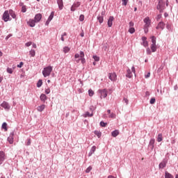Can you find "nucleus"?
Returning <instances> with one entry per match:
<instances>
[{"label": "nucleus", "instance_id": "nucleus-1", "mask_svg": "<svg viewBox=\"0 0 178 178\" xmlns=\"http://www.w3.org/2000/svg\"><path fill=\"white\" fill-rule=\"evenodd\" d=\"M164 9H166V7L165 6V1H163V0H158L156 10H159L160 13H163Z\"/></svg>", "mask_w": 178, "mask_h": 178}, {"label": "nucleus", "instance_id": "nucleus-2", "mask_svg": "<svg viewBox=\"0 0 178 178\" xmlns=\"http://www.w3.org/2000/svg\"><path fill=\"white\" fill-rule=\"evenodd\" d=\"M52 72V66H47L44 67L42 72L44 77H48V76L51 75Z\"/></svg>", "mask_w": 178, "mask_h": 178}, {"label": "nucleus", "instance_id": "nucleus-3", "mask_svg": "<svg viewBox=\"0 0 178 178\" xmlns=\"http://www.w3.org/2000/svg\"><path fill=\"white\" fill-rule=\"evenodd\" d=\"M2 19L3 20V22H10V20H12V18H10V14L9 13L8 10H5L3 16H2Z\"/></svg>", "mask_w": 178, "mask_h": 178}, {"label": "nucleus", "instance_id": "nucleus-4", "mask_svg": "<svg viewBox=\"0 0 178 178\" xmlns=\"http://www.w3.org/2000/svg\"><path fill=\"white\" fill-rule=\"evenodd\" d=\"M98 92L100 94V98L102 99V98H106V97H108V90H106V89L99 90Z\"/></svg>", "mask_w": 178, "mask_h": 178}, {"label": "nucleus", "instance_id": "nucleus-5", "mask_svg": "<svg viewBox=\"0 0 178 178\" xmlns=\"http://www.w3.org/2000/svg\"><path fill=\"white\" fill-rule=\"evenodd\" d=\"M6 159V156L5 154V152L0 151V165H2L5 160Z\"/></svg>", "mask_w": 178, "mask_h": 178}, {"label": "nucleus", "instance_id": "nucleus-6", "mask_svg": "<svg viewBox=\"0 0 178 178\" xmlns=\"http://www.w3.org/2000/svg\"><path fill=\"white\" fill-rule=\"evenodd\" d=\"M1 108H3L5 111H10V106L9 105V103L7 102L4 101L3 103L1 104Z\"/></svg>", "mask_w": 178, "mask_h": 178}, {"label": "nucleus", "instance_id": "nucleus-7", "mask_svg": "<svg viewBox=\"0 0 178 178\" xmlns=\"http://www.w3.org/2000/svg\"><path fill=\"white\" fill-rule=\"evenodd\" d=\"M168 164V159H163L162 162H161L159 165V169H163L166 168V165Z\"/></svg>", "mask_w": 178, "mask_h": 178}, {"label": "nucleus", "instance_id": "nucleus-8", "mask_svg": "<svg viewBox=\"0 0 178 178\" xmlns=\"http://www.w3.org/2000/svg\"><path fill=\"white\" fill-rule=\"evenodd\" d=\"M108 79L111 81H116V80L118 79V75H116V73H115V72L110 73V74H108Z\"/></svg>", "mask_w": 178, "mask_h": 178}, {"label": "nucleus", "instance_id": "nucleus-9", "mask_svg": "<svg viewBox=\"0 0 178 178\" xmlns=\"http://www.w3.org/2000/svg\"><path fill=\"white\" fill-rule=\"evenodd\" d=\"M42 19V15L41 13H38L34 17V20L36 23H40L41 22V19Z\"/></svg>", "mask_w": 178, "mask_h": 178}, {"label": "nucleus", "instance_id": "nucleus-10", "mask_svg": "<svg viewBox=\"0 0 178 178\" xmlns=\"http://www.w3.org/2000/svg\"><path fill=\"white\" fill-rule=\"evenodd\" d=\"M149 148L152 151L155 147V138H151L148 145Z\"/></svg>", "mask_w": 178, "mask_h": 178}, {"label": "nucleus", "instance_id": "nucleus-11", "mask_svg": "<svg viewBox=\"0 0 178 178\" xmlns=\"http://www.w3.org/2000/svg\"><path fill=\"white\" fill-rule=\"evenodd\" d=\"M81 3L79 1L74 2L73 5L71 6L70 10L71 12H74L76 10V8H79L80 6Z\"/></svg>", "mask_w": 178, "mask_h": 178}, {"label": "nucleus", "instance_id": "nucleus-12", "mask_svg": "<svg viewBox=\"0 0 178 178\" xmlns=\"http://www.w3.org/2000/svg\"><path fill=\"white\" fill-rule=\"evenodd\" d=\"M165 26V24L163 22H159L157 26L156 27V29L159 30V29H161V30H164Z\"/></svg>", "mask_w": 178, "mask_h": 178}, {"label": "nucleus", "instance_id": "nucleus-13", "mask_svg": "<svg viewBox=\"0 0 178 178\" xmlns=\"http://www.w3.org/2000/svg\"><path fill=\"white\" fill-rule=\"evenodd\" d=\"M35 23L37 22H35V19H30L29 22H27V24L28 26H29V27H35Z\"/></svg>", "mask_w": 178, "mask_h": 178}, {"label": "nucleus", "instance_id": "nucleus-14", "mask_svg": "<svg viewBox=\"0 0 178 178\" xmlns=\"http://www.w3.org/2000/svg\"><path fill=\"white\" fill-rule=\"evenodd\" d=\"M142 41L143 42L141 43V45H143V47L147 48V47H148V41H147V37L143 36Z\"/></svg>", "mask_w": 178, "mask_h": 178}, {"label": "nucleus", "instance_id": "nucleus-15", "mask_svg": "<svg viewBox=\"0 0 178 178\" xmlns=\"http://www.w3.org/2000/svg\"><path fill=\"white\" fill-rule=\"evenodd\" d=\"M113 19H114V17L113 16H110L108 19V22H107V24H108V27H112L113 24Z\"/></svg>", "mask_w": 178, "mask_h": 178}, {"label": "nucleus", "instance_id": "nucleus-16", "mask_svg": "<svg viewBox=\"0 0 178 178\" xmlns=\"http://www.w3.org/2000/svg\"><path fill=\"white\" fill-rule=\"evenodd\" d=\"M13 136H15V132H11L10 136L8 138V141L10 144H13Z\"/></svg>", "mask_w": 178, "mask_h": 178}, {"label": "nucleus", "instance_id": "nucleus-17", "mask_svg": "<svg viewBox=\"0 0 178 178\" xmlns=\"http://www.w3.org/2000/svg\"><path fill=\"white\" fill-rule=\"evenodd\" d=\"M57 4L58 6V9L62 10V9H63V0H57Z\"/></svg>", "mask_w": 178, "mask_h": 178}, {"label": "nucleus", "instance_id": "nucleus-18", "mask_svg": "<svg viewBox=\"0 0 178 178\" xmlns=\"http://www.w3.org/2000/svg\"><path fill=\"white\" fill-rule=\"evenodd\" d=\"M126 77H127L128 79H131V77H133V74L131 73V70H130V68H128L127 70Z\"/></svg>", "mask_w": 178, "mask_h": 178}, {"label": "nucleus", "instance_id": "nucleus-19", "mask_svg": "<svg viewBox=\"0 0 178 178\" xmlns=\"http://www.w3.org/2000/svg\"><path fill=\"white\" fill-rule=\"evenodd\" d=\"M97 149V147L92 146L90 149V151L88 154V156H91L94 152H95V150Z\"/></svg>", "mask_w": 178, "mask_h": 178}, {"label": "nucleus", "instance_id": "nucleus-20", "mask_svg": "<svg viewBox=\"0 0 178 178\" xmlns=\"http://www.w3.org/2000/svg\"><path fill=\"white\" fill-rule=\"evenodd\" d=\"M47 99V95L45 94H41L40 95V101H42V102H45Z\"/></svg>", "mask_w": 178, "mask_h": 178}, {"label": "nucleus", "instance_id": "nucleus-21", "mask_svg": "<svg viewBox=\"0 0 178 178\" xmlns=\"http://www.w3.org/2000/svg\"><path fill=\"white\" fill-rule=\"evenodd\" d=\"M144 23H145V26H149L151 24V20H149V17H145L143 19Z\"/></svg>", "mask_w": 178, "mask_h": 178}, {"label": "nucleus", "instance_id": "nucleus-22", "mask_svg": "<svg viewBox=\"0 0 178 178\" xmlns=\"http://www.w3.org/2000/svg\"><path fill=\"white\" fill-rule=\"evenodd\" d=\"M111 136L113 137H118L119 136V130L115 129L111 132Z\"/></svg>", "mask_w": 178, "mask_h": 178}, {"label": "nucleus", "instance_id": "nucleus-23", "mask_svg": "<svg viewBox=\"0 0 178 178\" xmlns=\"http://www.w3.org/2000/svg\"><path fill=\"white\" fill-rule=\"evenodd\" d=\"M38 112H42L45 109V104H42L40 106H38L37 108Z\"/></svg>", "mask_w": 178, "mask_h": 178}, {"label": "nucleus", "instance_id": "nucleus-24", "mask_svg": "<svg viewBox=\"0 0 178 178\" xmlns=\"http://www.w3.org/2000/svg\"><path fill=\"white\" fill-rule=\"evenodd\" d=\"M8 12L11 17H13V19H16V13H15L13 10H10Z\"/></svg>", "mask_w": 178, "mask_h": 178}, {"label": "nucleus", "instance_id": "nucleus-25", "mask_svg": "<svg viewBox=\"0 0 178 178\" xmlns=\"http://www.w3.org/2000/svg\"><path fill=\"white\" fill-rule=\"evenodd\" d=\"M97 19L100 24H102V23H104V17L103 16H101L99 15L97 16Z\"/></svg>", "mask_w": 178, "mask_h": 178}, {"label": "nucleus", "instance_id": "nucleus-26", "mask_svg": "<svg viewBox=\"0 0 178 178\" xmlns=\"http://www.w3.org/2000/svg\"><path fill=\"white\" fill-rule=\"evenodd\" d=\"M92 116H94V114L92 113H90L88 111H86L84 114V118H92Z\"/></svg>", "mask_w": 178, "mask_h": 178}, {"label": "nucleus", "instance_id": "nucleus-27", "mask_svg": "<svg viewBox=\"0 0 178 178\" xmlns=\"http://www.w3.org/2000/svg\"><path fill=\"white\" fill-rule=\"evenodd\" d=\"M94 133L95 136L98 137V138H101V136H102V133L100 131H95Z\"/></svg>", "mask_w": 178, "mask_h": 178}, {"label": "nucleus", "instance_id": "nucleus-28", "mask_svg": "<svg viewBox=\"0 0 178 178\" xmlns=\"http://www.w3.org/2000/svg\"><path fill=\"white\" fill-rule=\"evenodd\" d=\"M151 40H152V45H156V37L152 36Z\"/></svg>", "mask_w": 178, "mask_h": 178}, {"label": "nucleus", "instance_id": "nucleus-29", "mask_svg": "<svg viewBox=\"0 0 178 178\" xmlns=\"http://www.w3.org/2000/svg\"><path fill=\"white\" fill-rule=\"evenodd\" d=\"M54 15H55V13L52 11L47 19V22H51L54 19Z\"/></svg>", "mask_w": 178, "mask_h": 178}, {"label": "nucleus", "instance_id": "nucleus-30", "mask_svg": "<svg viewBox=\"0 0 178 178\" xmlns=\"http://www.w3.org/2000/svg\"><path fill=\"white\" fill-rule=\"evenodd\" d=\"M150 49L152 52H156V44H151Z\"/></svg>", "mask_w": 178, "mask_h": 178}, {"label": "nucleus", "instance_id": "nucleus-31", "mask_svg": "<svg viewBox=\"0 0 178 178\" xmlns=\"http://www.w3.org/2000/svg\"><path fill=\"white\" fill-rule=\"evenodd\" d=\"M1 129H3L5 131H8V124L6 122H3L1 125Z\"/></svg>", "mask_w": 178, "mask_h": 178}, {"label": "nucleus", "instance_id": "nucleus-32", "mask_svg": "<svg viewBox=\"0 0 178 178\" xmlns=\"http://www.w3.org/2000/svg\"><path fill=\"white\" fill-rule=\"evenodd\" d=\"M165 178H175V177H173V175H172V174L165 172Z\"/></svg>", "mask_w": 178, "mask_h": 178}, {"label": "nucleus", "instance_id": "nucleus-33", "mask_svg": "<svg viewBox=\"0 0 178 178\" xmlns=\"http://www.w3.org/2000/svg\"><path fill=\"white\" fill-rule=\"evenodd\" d=\"M162 140H163V138L162 136V134H159L158 137H157L158 143H161V141H162Z\"/></svg>", "mask_w": 178, "mask_h": 178}, {"label": "nucleus", "instance_id": "nucleus-34", "mask_svg": "<svg viewBox=\"0 0 178 178\" xmlns=\"http://www.w3.org/2000/svg\"><path fill=\"white\" fill-rule=\"evenodd\" d=\"M129 33H130V34H134V33H136V29H134V27H131L129 29Z\"/></svg>", "mask_w": 178, "mask_h": 178}, {"label": "nucleus", "instance_id": "nucleus-35", "mask_svg": "<svg viewBox=\"0 0 178 178\" xmlns=\"http://www.w3.org/2000/svg\"><path fill=\"white\" fill-rule=\"evenodd\" d=\"M42 86V79H39L38 83H37V87L38 88H40Z\"/></svg>", "mask_w": 178, "mask_h": 178}, {"label": "nucleus", "instance_id": "nucleus-36", "mask_svg": "<svg viewBox=\"0 0 178 178\" xmlns=\"http://www.w3.org/2000/svg\"><path fill=\"white\" fill-rule=\"evenodd\" d=\"M29 55H31V56H32V57L35 56V50L31 49V50L29 51Z\"/></svg>", "mask_w": 178, "mask_h": 178}, {"label": "nucleus", "instance_id": "nucleus-37", "mask_svg": "<svg viewBox=\"0 0 178 178\" xmlns=\"http://www.w3.org/2000/svg\"><path fill=\"white\" fill-rule=\"evenodd\" d=\"M166 29H168L169 31H172V24L167 23L166 24Z\"/></svg>", "mask_w": 178, "mask_h": 178}, {"label": "nucleus", "instance_id": "nucleus-38", "mask_svg": "<svg viewBox=\"0 0 178 178\" xmlns=\"http://www.w3.org/2000/svg\"><path fill=\"white\" fill-rule=\"evenodd\" d=\"M69 51H70V48H69V47H65L63 48V52L65 54H67V52H69Z\"/></svg>", "mask_w": 178, "mask_h": 178}, {"label": "nucleus", "instance_id": "nucleus-39", "mask_svg": "<svg viewBox=\"0 0 178 178\" xmlns=\"http://www.w3.org/2000/svg\"><path fill=\"white\" fill-rule=\"evenodd\" d=\"M21 12H22V13H26V12H27V8L26 6H23L22 7Z\"/></svg>", "mask_w": 178, "mask_h": 178}, {"label": "nucleus", "instance_id": "nucleus-40", "mask_svg": "<svg viewBox=\"0 0 178 178\" xmlns=\"http://www.w3.org/2000/svg\"><path fill=\"white\" fill-rule=\"evenodd\" d=\"M101 127H106V125L108 124L106 122L102 121L99 123Z\"/></svg>", "mask_w": 178, "mask_h": 178}, {"label": "nucleus", "instance_id": "nucleus-41", "mask_svg": "<svg viewBox=\"0 0 178 178\" xmlns=\"http://www.w3.org/2000/svg\"><path fill=\"white\" fill-rule=\"evenodd\" d=\"M88 95H89V97H92V95H94V92H93L92 89L88 90Z\"/></svg>", "mask_w": 178, "mask_h": 178}, {"label": "nucleus", "instance_id": "nucleus-42", "mask_svg": "<svg viewBox=\"0 0 178 178\" xmlns=\"http://www.w3.org/2000/svg\"><path fill=\"white\" fill-rule=\"evenodd\" d=\"M91 170H92V167L89 166L86 168V173H90L91 172Z\"/></svg>", "mask_w": 178, "mask_h": 178}, {"label": "nucleus", "instance_id": "nucleus-43", "mask_svg": "<svg viewBox=\"0 0 178 178\" xmlns=\"http://www.w3.org/2000/svg\"><path fill=\"white\" fill-rule=\"evenodd\" d=\"M155 97H152L150 99L149 104H151V105H154V104H155Z\"/></svg>", "mask_w": 178, "mask_h": 178}, {"label": "nucleus", "instance_id": "nucleus-44", "mask_svg": "<svg viewBox=\"0 0 178 178\" xmlns=\"http://www.w3.org/2000/svg\"><path fill=\"white\" fill-rule=\"evenodd\" d=\"M92 58L95 62H99V57H98V56H93Z\"/></svg>", "mask_w": 178, "mask_h": 178}, {"label": "nucleus", "instance_id": "nucleus-45", "mask_svg": "<svg viewBox=\"0 0 178 178\" xmlns=\"http://www.w3.org/2000/svg\"><path fill=\"white\" fill-rule=\"evenodd\" d=\"M122 6H127V3L129 2V0H122Z\"/></svg>", "mask_w": 178, "mask_h": 178}, {"label": "nucleus", "instance_id": "nucleus-46", "mask_svg": "<svg viewBox=\"0 0 178 178\" xmlns=\"http://www.w3.org/2000/svg\"><path fill=\"white\" fill-rule=\"evenodd\" d=\"M7 73H9V74H12V73H13V70L12 68L8 67Z\"/></svg>", "mask_w": 178, "mask_h": 178}, {"label": "nucleus", "instance_id": "nucleus-47", "mask_svg": "<svg viewBox=\"0 0 178 178\" xmlns=\"http://www.w3.org/2000/svg\"><path fill=\"white\" fill-rule=\"evenodd\" d=\"M162 19V14H159L157 16H156V20L157 21V22H159V19Z\"/></svg>", "mask_w": 178, "mask_h": 178}, {"label": "nucleus", "instance_id": "nucleus-48", "mask_svg": "<svg viewBox=\"0 0 178 178\" xmlns=\"http://www.w3.org/2000/svg\"><path fill=\"white\" fill-rule=\"evenodd\" d=\"M146 52H147V55H151L152 54V51H151V49H149V47H148L147 49H146Z\"/></svg>", "mask_w": 178, "mask_h": 178}, {"label": "nucleus", "instance_id": "nucleus-49", "mask_svg": "<svg viewBox=\"0 0 178 178\" xmlns=\"http://www.w3.org/2000/svg\"><path fill=\"white\" fill-rule=\"evenodd\" d=\"M79 22H84V15H81L79 16Z\"/></svg>", "mask_w": 178, "mask_h": 178}, {"label": "nucleus", "instance_id": "nucleus-50", "mask_svg": "<svg viewBox=\"0 0 178 178\" xmlns=\"http://www.w3.org/2000/svg\"><path fill=\"white\" fill-rule=\"evenodd\" d=\"M95 109H97L96 107H95L94 106H90V111L92 112H92H94V111H95Z\"/></svg>", "mask_w": 178, "mask_h": 178}, {"label": "nucleus", "instance_id": "nucleus-51", "mask_svg": "<svg viewBox=\"0 0 178 178\" xmlns=\"http://www.w3.org/2000/svg\"><path fill=\"white\" fill-rule=\"evenodd\" d=\"M23 65H24V63H23L22 61H21V62L19 63V64L17 65V67H19V68L23 67Z\"/></svg>", "mask_w": 178, "mask_h": 178}, {"label": "nucleus", "instance_id": "nucleus-52", "mask_svg": "<svg viewBox=\"0 0 178 178\" xmlns=\"http://www.w3.org/2000/svg\"><path fill=\"white\" fill-rule=\"evenodd\" d=\"M79 56H80V58H84V51H81L79 52Z\"/></svg>", "mask_w": 178, "mask_h": 178}, {"label": "nucleus", "instance_id": "nucleus-53", "mask_svg": "<svg viewBox=\"0 0 178 178\" xmlns=\"http://www.w3.org/2000/svg\"><path fill=\"white\" fill-rule=\"evenodd\" d=\"M109 118H111L113 119H115V118H116V115H115V113H112L109 115Z\"/></svg>", "mask_w": 178, "mask_h": 178}, {"label": "nucleus", "instance_id": "nucleus-54", "mask_svg": "<svg viewBox=\"0 0 178 178\" xmlns=\"http://www.w3.org/2000/svg\"><path fill=\"white\" fill-rule=\"evenodd\" d=\"M81 62L82 65H84L86 63V58L84 57L81 58Z\"/></svg>", "mask_w": 178, "mask_h": 178}, {"label": "nucleus", "instance_id": "nucleus-55", "mask_svg": "<svg viewBox=\"0 0 178 178\" xmlns=\"http://www.w3.org/2000/svg\"><path fill=\"white\" fill-rule=\"evenodd\" d=\"M51 92V89L49 88L45 89V94H49Z\"/></svg>", "mask_w": 178, "mask_h": 178}, {"label": "nucleus", "instance_id": "nucleus-56", "mask_svg": "<svg viewBox=\"0 0 178 178\" xmlns=\"http://www.w3.org/2000/svg\"><path fill=\"white\" fill-rule=\"evenodd\" d=\"M131 27H134V22H133L132 21L129 22V28H131Z\"/></svg>", "mask_w": 178, "mask_h": 178}, {"label": "nucleus", "instance_id": "nucleus-57", "mask_svg": "<svg viewBox=\"0 0 178 178\" xmlns=\"http://www.w3.org/2000/svg\"><path fill=\"white\" fill-rule=\"evenodd\" d=\"M123 102H125V104H126L127 105L129 104V99H127L125 98V97H124Z\"/></svg>", "mask_w": 178, "mask_h": 178}, {"label": "nucleus", "instance_id": "nucleus-58", "mask_svg": "<svg viewBox=\"0 0 178 178\" xmlns=\"http://www.w3.org/2000/svg\"><path fill=\"white\" fill-rule=\"evenodd\" d=\"M151 76V72H148L146 75H145V79H148L149 78V76Z\"/></svg>", "mask_w": 178, "mask_h": 178}, {"label": "nucleus", "instance_id": "nucleus-59", "mask_svg": "<svg viewBox=\"0 0 178 178\" xmlns=\"http://www.w3.org/2000/svg\"><path fill=\"white\" fill-rule=\"evenodd\" d=\"M10 37H12V34L8 35L6 37L5 40H6V41H8V40H9V38H10Z\"/></svg>", "mask_w": 178, "mask_h": 178}, {"label": "nucleus", "instance_id": "nucleus-60", "mask_svg": "<svg viewBox=\"0 0 178 178\" xmlns=\"http://www.w3.org/2000/svg\"><path fill=\"white\" fill-rule=\"evenodd\" d=\"M79 58H80V54H75V55H74V58H75V59H79Z\"/></svg>", "mask_w": 178, "mask_h": 178}, {"label": "nucleus", "instance_id": "nucleus-61", "mask_svg": "<svg viewBox=\"0 0 178 178\" xmlns=\"http://www.w3.org/2000/svg\"><path fill=\"white\" fill-rule=\"evenodd\" d=\"M105 13H106L105 10H103L102 11V13H101V15L100 16H102L104 17V16H105Z\"/></svg>", "mask_w": 178, "mask_h": 178}, {"label": "nucleus", "instance_id": "nucleus-62", "mask_svg": "<svg viewBox=\"0 0 178 178\" xmlns=\"http://www.w3.org/2000/svg\"><path fill=\"white\" fill-rule=\"evenodd\" d=\"M131 72H132V73L136 74V68L134 67V66H133V67H131Z\"/></svg>", "mask_w": 178, "mask_h": 178}, {"label": "nucleus", "instance_id": "nucleus-63", "mask_svg": "<svg viewBox=\"0 0 178 178\" xmlns=\"http://www.w3.org/2000/svg\"><path fill=\"white\" fill-rule=\"evenodd\" d=\"M80 60H81V58L75 59V62H76V63H80Z\"/></svg>", "mask_w": 178, "mask_h": 178}, {"label": "nucleus", "instance_id": "nucleus-64", "mask_svg": "<svg viewBox=\"0 0 178 178\" xmlns=\"http://www.w3.org/2000/svg\"><path fill=\"white\" fill-rule=\"evenodd\" d=\"M174 90H175V91L178 90V86H177V85H175V86H174Z\"/></svg>", "mask_w": 178, "mask_h": 178}]
</instances>
